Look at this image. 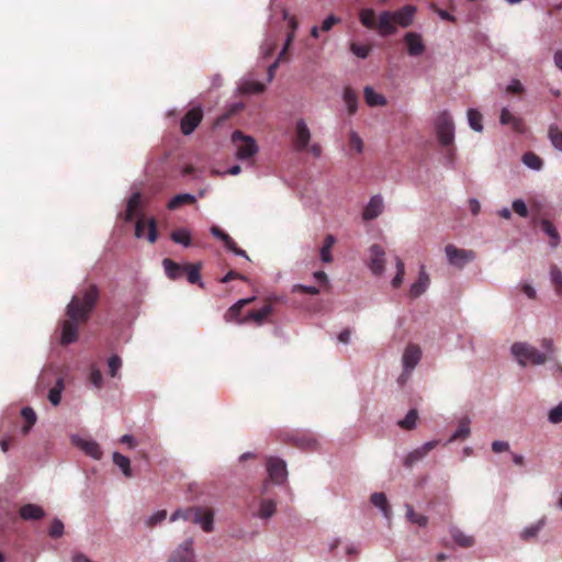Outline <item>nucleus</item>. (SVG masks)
Instances as JSON below:
<instances>
[{
  "label": "nucleus",
  "mask_w": 562,
  "mask_h": 562,
  "mask_svg": "<svg viewBox=\"0 0 562 562\" xmlns=\"http://www.w3.org/2000/svg\"><path fill=\"white\" fill-rule=\"evenodd\" d=\"M100 299V290L97 284L78 291L66 306L67 318L60 323V344L67 346L78 339L79 326L86 324L94 311Z\"/></svg>",
  "instance_id": "f257e3e1"
},
{
  "label": "nucleus",
  "mask_w": 562,
  "mask_h": 562,
  "mask_svg": "<svg viewBox=\"0 0 562 562\" xmlns=\"http://www.w3.org/2000/svg\"><path fill=\"white\" fill-rule=\"evenodd\" d=\"M416 7L407 4L396 11H382L376 19L373 9H362L359 13L361 24L369 30H376L381 36L396 32V25L408 27L414 21Z\"/></svg>",
  "instance_id": "f03ea898"
},
{
  "label": "nucleus",
  "mask_w": 562,
  "mask_h": 562,
  "mask_svg": "<svg viewBox=\"0 0 562 562\" xmlns=\"http://www.w3.org/2000/svg\"><path fill=\"white\" fill-rule=\"evenodd\" d=\"M435 128L439 144L447 148V157L453 160L454 149L451 146L454 140V124L447 111L438 114L435 121Z\"/></svg>",
  "instance_id": "7ed1b4c3"
},
{
  "label": "nucleus",
  "mask_w": 562,
  "mask_h": 562,
  "mask_svg": "<svg viewBox=\"0 0 562 562\" xmlns=\"http://www.w3.org/2000/svg\"><path fill=\"white\" fill-rule=\"evenodd\" d=\"M179 518L201 525L205 532H210L213 529V513L211 510H203L199 507L178 509L171 515L170 520L175 521Z\"/></svg>",
  "instance_id": "20e7f679"
},
{
  "label": "nucleus",
  "mask_w": 562,
  "mask_h": 562,
  "mask_svg": "<svg viewBox=\"0 0 562 562\" xmlns=\"http://www.w3.org/2000/svg\"><path fill=\"white\" fill-rule=\"evenodd\" d=\"M512 352L521 366H526L528 362L532 364H542L547 361L548 357L546 353L540 352L535 347L524 344L515 342L512 346Z\"/></svg>",
  "instance_id": "39448f33"
},
{
  "label": "nucleus",
  "mask_w": 562,
  "mask_h": 562,
  "mask_svg": "<svg viewBox=\"0 0 562 562\" xmlns=\"http://www.w3.org/2000/svg\"><path fill=\"white\" fill-rule=\"evenodd\" d=\"M232 142L236 147V156L240 160L249 159L258 153V146L255 138L245 135L240 131H235L232 134Z\"/></svg>",
  "instance_id": "423d86ee"
},
{
  "label": "nucleus",
  "mask_w": 562,
  "mask_h": 562,
  "mask_svg": "<svg viewBox=\"0 0 562 562\" xmlns=\"http://www.w3.org/2000/svg\"><path fill=\"white\" fill-rule=\"evenodd\" d=\"M445 251L449 263L458 268H463L468 262L475 258V252L473 250L460 249L451 244L446 246Z\"/></svg>",
  "instance_id": "0eeeda50"
},
{
  "label": "nucleus",
  "mask_w": 562,
  "mask_h": 562,
  "mask_svg": "<svg viewBox=\"0 0 562 562\" xmlns=\"http://www.w3.org/2000/svg\"><path fill=\"white\" fill-rule=\"evenodd\" d=\"M145 228L148 229L147 239L150 244L156 243L158 238L157 222L154 217L146 220L140 216L135 223V236L142 238L145 236Z\"/></svg>",
  "instance_id": "6e6552de"
},
{
  "label": "nucleus",
  "mask_w": 562,
  "mask_h": 562,
  "mask_svg": "<svg viewBox=\"0 0 562 562\" xmlns=\"http://www.w3.org/2000/svg\"><path fill=\"white\" fill-rule=\"evenodd\" d=\"M168 562H196L193 549V540L187 539L179 544L170 554Z\"/></svg>",
  "instance_id": "1a4fd4ad"
},
{
  "label": "nucleus",
  "mask_w": 562,
  "mask_h": 562,
  "mask_svg": "<svg viewBox=\"0 0 562 562\" xmlns=\"http://www.w3.org/2000/svg\"><path fill=\"white\" fill-rule=\"evenodd\" d=\"M203 119V111L201 108H193L189 110L180 121V128L183 135H190L199 126Z\"/></svg>",
  "instance_id": "9d476101"
},
{
  "label": "nucleus",
  "mask_w": 562,
  "mask_h": 562,
  "mask_svg": "<svg viewBox=\"0 0 562 562\" xmlns=\"http://www.w3.org/2000/svg\"><path fill=\"white\" fill-rule=\"evenodd\" d=\"M289 26L291 27V31L288 33L285 44H284L282 50L280 52L278 59L273 64H271L268 68L269 80H272L274 72L279 66V63L288 59V55H286L288 49L291 46L292 41L294 40L295 30L297 27V22L294 18H291L289 20Z\"/></svg>",
  "instance_id": "9b49d317"
},
{
  "label": "nucleus",
  "mask_w": 562,
  "mask_h": 562,
  "mask_svg": "<svg viewBox=\"0 0 562 562\" xmlns=\"http://www.w3.org/2000/svg\"><path fill=\"white\" fill-rule=\"evenodd\" d=\"M267 471L270 480L277 484H282L288 475L285 462L279 458L268 459Z\"/></svg>",
  "instance_id": "f8f14e48"
},
{
  "label": "nucleus",
  "mask_w": 562,
  "mask_h": 562,
  "mask_svg": "<svg viewBox=\"0 0 562 562\" xmlns=\"http://www.w3.org/2000/svg\"><path fill=\"white\" fill-rule=\"evenodd\" d=\"M370 263L369 267L373 274L381 276L385 268V251L382 246L374 244L370 247Z\"/></svg>",
  "instance_id": "ddd939ff"
},
{
  "label": "nucleus",
  "mask_w": 562,
  "mask_h": 562,
  "mask_svg": "<svg viewBox=\"0 0 562 562\" xmlns=\"http://www.w3.org/2000/svg\"><path fill=\"white\" fill-rule=\"evenodd\" d=\"M311 139V132L304 120L296 122L294 147L297 151L307 149Z\"/></svg>",
  "instance_id": "4468645a"
},
{
  "label": "nucleus",
  "mask_w": 562,
  "mask_h": 562,
  "mask_svg": "<svg viewBox=\"0 0 562 562\" xmlns=\"http://www.w3.org/2000/svg\"><path fill=\"white\" fill-rule=\"evenodd\" d=\"M438 443L439 441L431 440L413 450L405 458V465L408 468L413 467L416 462L424 459L434 448H436Z\"/></svg>",
  "instance_id": "2eb2a0df"
},
{
  "label": "nucleus",
  "mask_w": 562,
  "mask_h": 562,
  "mask_svg": "<svg viewBox=\"0 0 562 562\" xmlns=\"http://www.w3.org/2000/svg\"><path fill=\"white\" fill-rule=\"evenodd\" d=\"M72 443L76 447H78L79 449H81L87 456H89L95 460H99L102 457V450H101L99 443L94 440L74 437Z\"/></svg>",
  "instance_id": "dca6fc26"
},
{
  "label": "nucleus",
  "mask_w": 562,
  "mask_h": 562,
  "mask_svg": "<svg viewBox=\"0 0 562 562\" xmlns=\"http://www.w3.org/2000/svg\"><path fill=\"white\" fill-rule=\"evenodd\" d=\"M499 121L503 125H510L512 130L517 133H524L526 130L524 120L514 115L508 109L504 108L501 112Z\"/></svg>",
  "instance_id": "f3484780"
},
{
  "label": "nucleus",
  "mask_w": 562,
  "mask_h": 562,
  "mask_svg": "<svg viewBox=\"0 0 562 562\" xmlns=\"http://www.w3.org/2000/svg\"><path fill=\"white\" fill-rule=\"evenodd\" d=\"M411 56H419L425 50L423 38L418 33L409 32L404 37Z\"/></svg>",
  "instance_id": "a211bd4d"
},
{
  "label": "nucleus",
  "mask_w": 562,
  "mask_h": 562,
  "mask_svg": "<svg viewBox=\"0 0 562 562\" xmlns=\"http://www.w3.org/2000/svg\"><path fill=\"white\" fill-rule=\"evenodd\" d=\"M422 350L417 345H408L403 355V366L406 370H413L419 362Z\"/></svg>",
  "instance_id": "6ab92c4d"
},
{
  "label": "nucleus",
  "mask_w": 562,
  "mask_h": 562,
  "mask_svg": "<svg viewBox=\"0 0 562 562\" xmlns=\"http://www.w3.org/2000/svg\"><path fill=\"white\" fill-rule=\"evenodd\" d=\"M383 210V200L380 195H374L370 199L368 205L364 207L363 211V218L366 221H371L376 218Z\"/></svg>",
  "instance_id": "aec40b11"
},
{
  "label": "nucleus",
  "mask_w": 562,
  "mask_h": 562,
  "mask_svg": "<svg viewBox=\"0 0 562 562\" xmlns=\"http://www.w3.org/2000/svg\"><path fill=\"white\" fill-rule=\"evenodd\" d=\"M254 300H255V297H249V299H241V300L237 301L233 306H231L226 311V313L224 315L225 321L241 324L240 321H243V318H239L241 308L244 306L250 304Z\"/></svg>",
  "instance_id": "412c9836"
},
{
  "label": "nucleus",
  "mask_w": 562,
  "mask_h": 562,
  "mask_svg": "<svg viewBox=\"0 0 562 562\" xmlns=\"http://www.w3.org/2000/svg\"><path fill=\"white\" fill-rule=\"evenodd\" d=\"M162 266L167 277L171 280H177L184 276L186 263L180 265L169 258H166L162 261Z\"/></svg>",
  "instance_id": "4be33fe9"
},
{
  "label": "nucleus",
  "mask_w": 562,
  "mask_h": 562,
  "mask_svg": "<svg viewBox=\"0 0 562 562\" xmlns=\"http://www.w3.org/2000/svg\"><path fill=\"white\" fill-rule=\"evenodd\" d=\"M272 313V305L266 304L260 310L250 311L244 318L240 321V323H247V322H255L257 325H261L263 321L271 315Z\"/></svg>",
  "instance_id": "5701e85b"
},
{
  "label": "nucleus",
  "mask_w": 562,
  "mask_h": 562,
  "mask_svg": "<svg viewBox=\"0 0 562 562\" xmlns=\"http://www.w3.org/2000/svg\"><path fill=\"white\" fill-rule=\"evenodd\" d=\"M428 284L429 277L424 270V267H422L418 280L411 285L409 295L414 299L420 296L426 291Z\"/></svg>",
  "instance_id": "b1692460"
},
{
  "label": "nucleus",
  "mask_w": 562,
  "mask_h": 562,
  "mask_svg": "<svg viewBox=\"0 0 562 562\" xmlns=\"http://www.w3.org/2000/svg\"><path fill=\"white\" fill-rule=\"evenodd\" d=\"M20 516L24 520H38L44 517V510L38 505L26 504L20 508Z\"/></svg>",
  "instance_id": "393cba45"
},
{
  "label": "nucleus",
  "mask_w": 562,
  "mask_h": 562,
  "mask_svg": "<svg viewBox=\"0 0 562 562\" xmlns=\"http://www.w3.org/2000/svg\"><path fill=\"white\" fill-rule=\"evenodd\" d=\"M450 536L453 539V541L461 548H471L475 544V539L473 536L465 535L462 530H460L457 527H452L450 529Z\"/></svg>",
  "instance_id": "a878e982"
},
{
  "label": "nucleus",
  "mask_w": 562,
  "mask_h": 562,
  "mask_svg": "<svg viewBox=\"0 0 562 562\" xmlns=\"http://www.w3.org/2000/svg\"><path fill=\"white\" fill-rule=\"evenodd\" d=\"M140 200H142V195L139 192H135L130 196V199L127 201V205H126V213H125L126 222L133 221L135 218V216L137 215L138 209L140 206Z\"/></svg>",
  "instance_id": "bb28decb"
},
{
  "label": "nucleus",
  "mask_w": 562,
  "mask_h": 562,
  "mask_svg": "<svg viewBox=\"0 0 562 562\" xmlns=\"http://www.w3.org/2000/svg\"><path fill=\"white\" fill-rule=\"evenodd\" d=\"M277 510V503L273 499L262 498L259 504L257 516L261 519H269Z\"/></svg>",
  "instance_id": "cd10ccee"
},
{
  "label": "nucleus",
  "mask_w": 562,
  "mask_h": 562,
  "mask_svg": "<svg viewBox=\"0 0 562 562\" xmlns=\"http://www.w3.org/2000/svg\"><path fill=\"white\" fill-rule=\"evenodd\" d=\"M195 201V196L190 193L177 194L168 202L167 207L169 210H177L182 205L193 204Z\"/></svg>",
  "instance_id": "c85d7f7f"
},
{
  "label": "nucleus",
  "mask_w": 562,
  "mask_h": 562,
  "mask_svg": "<svg viewBox=\"0 0 562 562\" xmlns=\"http://www.w3.org/2000/svg\"><path fill=\"white\" fill-rule=\"evenodd\" d=\"M364 100L369 106L385 105L386 99L384 95L376 93L371 87L364 88Z\"/></svg>",
  "instance_id": "c756f323"
},
{
  "label": "nucleus",
  "mask_w": 562,
  "mask_h": 562,
  "mask_svg": "<svg viewBox=\"0 0 562 562\" xmlns=\"http://www.w3.org/2000/svg\"><path fill=\"white\" fill-rule=\"evenodd\" d=\"M471 429H470V419L468 417H463L458 425V429L454 431V434L449 439V442L456 441L458 439H465L470 436Z\"/></svg>",
  "instance_id": "7c9ffc66"
},
{
  "label": "nucleus",
  "mask_w": 562,
  "mask_h": 562,
  "mask_svg": "<svg viewBox=\"0 0 562 562\" xmlns=\"http://www.w3.org/2000/svg\"><path fill=\"white\" fill-rule=\"evenodd\" d=\"M371 499V503L375 506V507H379L383 515L389 518L390 517V514H391V508H390V505L387 503V499H386V496L384 493H373L370 497Z\"/></svg>",
  "instance_id": "2f4dec72"
},
{
  "label": "nucleus",
  "mask_w": 562,
  "mask_h": 562,
  "mask_svg": "<svg viewBox=\"0 0 562 562\" xmlns=\"http://www.w3.org/2000/svg\"><path fill=\"white\" fill-rule=\"evenodd\" d=\"M336 243V238L333 235H327L324 239L323 246L321 248V259L323 262H331V248Z\"/></svg>",
  "instance_id": "473e14b6"
},
{
  "label": "nucleus",
  "mask_w": 562,
  "mask_h": 562,
  "mask_svg": "<svg viewBox=\"0 0 562 562\" xmlns=\"http://www.w3.org/2000/svg\"><path fill=\"white\" fill-rule=\"evenodd\" d=\"M540 226L541 229L551 238L550 245L552 247H557L560 241V236L554 225L548 220H542L540 222Z\"/></svg>",
  "instance_id": "72a5a7b5"
},
{
  "label": "nucleus",
  "mask_w": 562,
  "mask_h": 562,
  "mask_svg": "<svg viewBox=\"0 0 562 562\" xmlns=\"http://www.w3.org/2000/svg\"><path fill=\"white\" fill-rule=\"evenodd\" d=\"M21 416L25 422L24 426L22 427V432L23 435H26L36 423V414L33 408L23 407L21 411Z\"/></svg>",
  "instance_id": "f704fd0d"
},
{
  "label": "nucleus",
  "mask_w": 562,
  "mask_h": 562,
  "mask_svg": "<svg viewBox=\"0 0 562 562\" xmlns=\"http://www.w3.org/2000/svg\"><path fill=\"white\" fill-rule=\"evenodd\" d=\"M65 387L63 378H58L56 380L55 385L49 390L48 392V401L54 405L57 406L60 403L61 400V392Z\"/></svg>",
  "instance_id": "c9c22d12"
},
{
  "label": "nucleus",
  "mask_w": 562,
  "mask_h": 562,
  "mask_svg": "<svg viewBox=\"0 0 562 562\" xmlns=\"http://www.w3.org/2000/svg\"><path fill=\"white\" fill-rule=\"evenodd\" d=\"M113 463L122 470L124 476L132 477L131 462L127 457L121 454L120 452H114Z\"/></svg>",
  "instance_id": "e433bc0d"
},
{
  "label": "nucleus",
  "mask_w": 562,
  "mask_h": 562,
  "mask_svg": "<svg viewBox=\"0 0 562 562\" xmlns=\"http://www.w3.org/2000/svg\"><path fill=\"white\" fill-rule=\"evenodd\" d=\"M170 238L176 244H181L184 247H189L191 245V235H190V232L187 228L175 229L171 233Z\"/></svg>",
  "instance_id": "4c0bfd02"
},
{
  "label": "nucleus",
  "mask_w": 562,
  "mask_h": 562,
  "mask_svg": "<svg viewBox=\"0 0 562 562\" xmlns=\"http://www.w3.org/2000/svg\"><path fill=\"white\" fill-rule=\"evenodd\" d=\"M344 100L348 108L349 114H355L358 105L357 93L351 88L347 87L344 91Z\"/></svg>",
  "instance_id": "58836bf2"
},
{
  "label": "nucleus",
  "mask_w": 562,
  "mask_h": 562,
  "mask_svg": "<svg viewBox=\"0 0 562 562\" xmlns=\"http://www.w3.org/2000/svg\"><path fill=\"white\" fill-rule=\"evenodd\" d=\"M201 268V263H186L184 276H187V279L190 283L195 284L200 281Z\"/></svg>",
  "instance_id": "ea45409f"
},
{
  "label": "nucleus",
  "mask_w": 562,
  "mask_h": 562,
  "mask_svg": "<svg viewBox=\"0 0 562 562\" xmlns=\"http://www.w3.org/2000/svg\"><path fill=\"white\" fill-rule=\"evenodd\" d=\"M418 419V412L415 408H412L406 416L398 422V426L406 430H412L416 426V422Z\"/></svg>",
  "instance_id": "a19ab883"
},
{
  "label": "nucleus",
  "mask_w": 562,
  "mask_h": 562,
  "mask_svg": "<svg viewBox=\"0 0 562 562\" xmlns=\"http://www.w3.org/2000/svg\"><path fill=\"white\" fill-rule=\"evenodd\" d=\"M550 278L555 293L562 295V271L555 265L550 267Z\"/></svg>",
  "instance_id": "79ce46f5"
},
{
  "label": "nucleus",
  "mask_w": 562,
  "mask_h": 562,
  "mask_svg": "<svg viewBox=\"0 0 562 562\" xmlns=\"http://www.w3.org/2000/svg\"><path fill=\"white\" fill-rule=\"evenodd\" d=\"M544 526V519H540L536 524L531 525L530 527H527L522 530L520 537L525 541H529L532 538H536L539 531Z\"/></svg>",
  "instance_id": "37998d69"
},
{
  "label": "nucleus",
  "mask_w": 562,
  "mask_h": 562,
  "mask_svg": "<svg viewBox=\"0 0 562 562\" xmlns=\"http://www.w3.org/2000/svg\"><path fill=\"white\" fill-rule=\"evenodd\" d=\"M406 508V517L411 522L420 527H425L428 524V518L425 515L416 513L411 505H407Z\"/></svg>",
  "instance_id": "c03bdc74"
},
{
  "label": "nucleus",
  "mask_w": 562,
  "mask_h": 562,
  "mask_svg": "<svg viewBox=\"0 0 562 562\" xmlns=\"http://www.w3.org/2000/svg\"><path fill=\"white\" fill-rule=\"evenodd\" d=\"M468 121L471 126L476 132H481L483 130L482 125V115L477 110L470 109L468 111Z\"/></svg>",
  "instance_id": "a18cd8bd"
},
{
  "label": "nucleus",
  "mask_w": 562,
  "mask_h": 562,
  "mask_svg": "<svg viewBox=\"0 0 562 562\" xmlns=\"http://www.w3.org/2000/svg\"><path fill=\"white\" fill-rule=\"evenodd\" d=\"M548 135L554 148L562 151V131L558 126L551 125Z\"/></svg>",
  "instance_id": "49530a36"
},
{
  "label": "nucleus",
  "mask_w": 562,
  "mask_h": 562,
  "mask_svg": "<svg viewBox=\"0 0 562 562\" xmlns=\"http://www.w3.org/2000/svg\"><path fill=\"white\" fill-rule=\"evenodd\" d=\"M522 161L526 166L535 170H539L542 167V159L533 153H526L522 156Z\"/></svg>",
  "instance_id": "de8ad7c7"
},
{
  "label": "nucleus",
  "mask_w": 562,
  "mask_h": 562,
  "mask_svg": "<svg viewBox=\"0 0 562 562\" xmlns=\"http://www.w3.org/2000/svg\"><path fill=\"white\" fill-rule=\"evenodd\" d=\"M395 261H396V274H395V277L392 280V286L393 288H398L402 284L403 279H404L405 265H404L403 260L400 257H396Z\"/></svg>",
  "instance_id": "09e8293b"
},
{
  "label": "nucleus",
  "mask_w": 562,
  "mask_h": 562,
  "mask_svg": "<svg viewBox=\"0 0 562 562\" xmlns=\"http://www.w3.org/2000/svg\"><path fill=\"white\" fill-rule=\"evenodd\" d=\"M350 50L359 58H367L371 52V45H363L352 42Z\"/></svg>",
  "instance_id": "8fccbe9b"
},
{
  "label": "nucleus",
  "mask_w": 562,
  "mask_h": 562,
  "mask_svg": "<svg viewBox=\"0 0 562 562\" xmlns=\"http://www.w3.org/2000/svg\"><path fill=\"white\" fill-rule=\"evenodd\" d=\"M109 374L112 378H116L119 375V370L122 367V360L119 356L113 355L108 360Z\"/></svg>",
  "instance_id": "3c124183"
},
{
  "label": "nucleus",
  "mask_w": 562,
  "mask_h": 562,
  "mask_svg": "<svg viewBox=\"0 0 562 562\" xmlns=\"http://www.w3.org/2000/svg\"><path fill=\"white\" fill-rule=\"evenodd\" d=\"M349 147L357 154H361L363 150V142L356 132H350L349 135Z\"/></svg>",
  "instance_id": "603ef678"
},
{
  "label": "nucleus",
  "mask_w": 562,
  "mask_h": 562,
  "mask_svg": "<svg viewBox=\"0 0 562 562\" xmlns=\"http://www.w3.org/2000/svg\"><path fill=\"white\" fill-rule=\"evenodd\" d=\"M223 244L228 250H231L235 255L249 259L246 251L239 248L229 235L227 236V239L223 240Z\"/></svg>",
  "instance_id": "864d4df0"
},
{
  "label": "nucleus",
  "mask_w": 562,
  "mask_h": 562,
  "mask_svg": "<svg viewBox=\"0 0 562 562\" xmlns=\"http://www.w3.org/2000/svg\"><path fill=\"white\" fill-rule=\"evenodd\" d=\"M64 532V524L59 519H54L49 527V536L59 538Z\"/></svg>",
  "instance_id": "5fc2aeb1"
},
{
  "label": "nucleus",
  "mask_w": 562,
  "mask_h": 562,
  "mask_svg": "<svg viewBox=\"0 0 562 562\" xmlns=\"http://www.w3.org/2000/svg\"><path fill=\"white\" fill-rule=\"evenodd\" d=\"M265 85L259 81L247 82L244 87V91L247 93H261L265 91Z\"/></svg>",
  "instance_id": "6e6d98bb"
},
{
  "label": "nucleus",
  "mask_w": 562,
  "mask_h": 562,
  "mask_svg": "<svg viewBox=\"0 0 562 562\" xmlns=\"http://www.w3.org/2000/svg\"><path fill=\"white\" fill-rule=\"evenodd\" d=\"M89 380L98 389H101L103 385V376L99 369L93 368L91 370Z\"/></svg>",
  "instance_id": "4d7b16f0"
},
{
  "label": "nucleus",
  "mask_w": 562,
  "mask_h": 562,
  "mask_svg": "<svg viewBox=\"0 0 562 562\" xmlns=\"http://www.w3.org/2000/svg\"><path fill=\"white\" fill-rule=\"evenodd\" d=\"M167 517L166 510H158L154 515H151L147 520V526L149 528L154 527L155 525L164 521Z\"/></svg>",
  "instance_id": "13d9d810"
},
{
  "label": "nucleus",
  "mask_w": 562,
  "mask_h": 562,
  "mask_svg": "<svg viewBox=\"0 0 562 562\" xmlns=\"http://www.w3.org/2000/svg\"><path fill=\"white\" fill-rule=\"evenodd\" d=\"M549 420L552 424H559L562 422V403L549 412Z\"/></svg>",
  "instance_id": "bf43d9fd"
},
{
  "label": "nucleus",
  "mask_w": 562,
  "mask_h": 562,
  "mask_svg": "<svg viewBox=\"0 0 562 562\" xmlns=\"http://www.w3.org/2000/svg\"><path fill=\"white\" fill-rule=\"evenodd\" d=\"M513 210L515 213L520 215L521 217H527L528 215V209L526 203L522 200H515L513 202Z\"/></svg>",
  "instance_id": "052dcab7"
},
{
  "label": "nucleus",
  "mask_w": 562,
  "mask_h": 562,
  "mask_svg": "<svg viewBox=\"0 0 562 562\" xmlns=\"http://www.w3.org/2000/svg\"><path fill=\"white\" fill-rule=\"evenodd\" d=\"M293 291L305 293V294H311V295H317L319 293L318 288L312 286V285H303V284L294 285Z\"/></svg>",
  "instance_id": "680f3d73"
},
{
  "label": "nucleus",
  "mask_w": 562,
  "mask_h": 562,
  "mask_svg": "<svg viewBox=\"0 0 562 562\" xmlns=\"http://www.w3.org/2000/svg\"><path fill=\"white\" fill-rule=\"evenodd\" d=\"M506 92L520 94L524 92V87L518 79H513L512 82L507 86Z\"/></svg>",
  "instance_id": "e2e57ef3"
},
{
  "label": "nucleus",
  "mask_w": 562,
  "mask_h": 562,
  "mask_svg": "<svg viewBox=\"0 0 562 562\" xmlns=\"http://www.w3.org/2000/svg\"><path fill=\"white\" fill-rule=\"evenodd\" d=\"M316 440L313 439V438H306V437H302V438H299L297 441H296V445L302 448V449H308V450H312L315 448L316 446Z\"/></svg>",
  "instance_id": "0e129e2a"
},
{
  "label": "nucleus",
  "mask_w": 562,
  "mask_h": 562,
  "mask_svg": "<svg viewBox=\"0 0 562 562\" xmlns=\"http://www.w3.org/2000/svg\"><path fill=\"white\" fill-rule=\"evenodd\" d=\"M339 19H337L336 16L334 15H329L328 18H326L323 23H322V26H321V30L324 31V32H327L329 30H331V27L338 23Z\"/></svg>",
  "instance_id": "69168bd1"
},
{
  "label": "nucleus",
  "mask_w": 562,
  "mask_h": 562,
  "mask_svg": "<svg viewBox=\"0 0 562 562\" xmlns=\"http://www.w3.org/2000/svg\"><path fill=\"white\" fill-rule=\"evenodd\" d=\"M313 277L322 286H324V288H328L329 286L328 277H327V274L324 271H316L313 274Z\"/></svg>",
  "instance_id": "338daca9"
},
{
  "label": "nucleus",
  "mask_w": 562,
  "mask_h": 562,
  "mask_svg": "<svg viewBox=\"0 0 562 562\" xmlns=\"http://www.w3.org/2000/svg\"><path fill=\"white\" fill-rule=\"evenodd\" d=\"M509 449V445L508 442L506 441H499V440H496V441H493L492 442V450L495 452V453H499V452H503V451H507Z\"/></svg>",
  "instance_id": "774afa93"
}]
</instances>
